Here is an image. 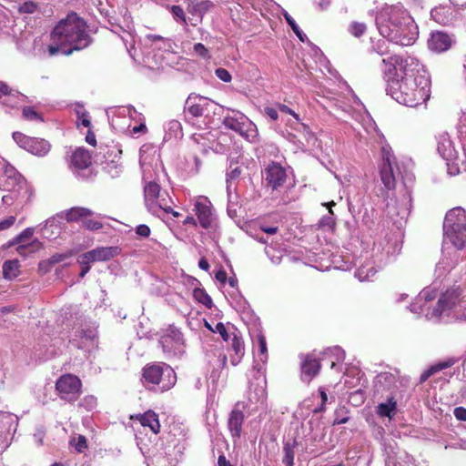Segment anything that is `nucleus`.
Masks as SVG:
<instances>
[{"instance_id":"obj_1","label":"nucleus","mask_w":466,"mask_h":466,"mask_svg":"<svg viewBox=\"0 0 466 466\" xmlns=\"http://www.w3.org/2000/svg\"><path fill=\"white\" fill-rule=\"evenodd\" d=\"M381 64L387 94L398 103L414 107L429 100L431 80L417 58L394 55Z\"/></svg>"},{"instance_id":"obj_2","label":"nucleus","mask_w":466,"mask_h":466,"mask_svg":"<svg viewBox=\"0 0 466 466\" xmlns=\"http://www.w3.org/2000/svg\"><path fill=\"white\" fill-rule=\"evenodd\" d=\"M50 45L47 46L50 56L59 52L70 56L74 51L87 47L92 39L86 32V23L76 13H69L61 19L50 34Z\"/></svg>"},{"instance_id":"obj_3","label":"nucleus","mask_w":466,"mask_h":466,"mask_svg":"<svg viewBox=\"0 0 466 466\" xmlns=\"http://www.w3.org/2000/svg\"><path fill=\"white\" fill-rule=\"evenodd\" d=\"M142 381L147 389L164 392L176 384L177 375L166 362H155L143 368Z\"/></svg>"},{"instance_id":"obj_4","label":"nucleus","mask_w":466,"mask_h":466,"mask_svg":"<svg viewBox=\"0 0 466 466\" xmlns=\"http://www.w3.org/2000/svg\"><path fill=\"white\" fill-rule=\"evenodd\" d=\"M445 237L458 249L466 246V211L461 207L451 209L443 223Z\"/></svg>"},{"instance_id":"obj_5","label":"nucleus","mask_w":466,"mask_h":466,"mask_svg":"<svg viewBox=\"0 0 466 466\" xmlns=\"http://www.w3.org/2000/svg\"><path fill=\"white\" fill-rule=\"evenodd\" d=\"M158 344L166 360H181L187 354V343L182 331L175 325H168L162 330Z\"/></svg>"},{"instance_id":"obj_6","label":"nucleus","mask_w":466,"mask_h":466,"mask_svg":"<svg viewBox=\"0 0 466 466\" xmlns=\"http://www.w3.org/2000/svg\"><path fill=\"white\" fill-rule=\"evenodd\" d=\"M408 11L401 5L383 8L376 16V25L380 35L388 40L396 37V30Z\"/></svg>"},{"instance_id":"obj_7","label":"nucleus","mask_w":466,"mask_h":466,"mask_svg":"<svg viewBox=\"0 0 466 466\" xmlns=\"http://www.w3.org/2000/svg\"><path fill=\"white\" fill-rule=\"evenodd\" d=\"M463 290L460 288H451L442 292L438 299L436 308L433 309L431 313H427L429 319H441L448 318L451 319L455 315L461 304L463 303L464 296Z\"/></svg>"},{"instance_id":"obj_8","label":"nucleus","mask_w":466,"mask_h":466,"mask_svg":"<svg viewBox=\"0 0 466 466\" xmlns=\"http://www.w3.org/2000/svg\"><path fill=\"white\" fill-rule=\"evenodd\" d=\"M5 175L6 178L3 184L4 190L13 194L15 202L18 204L28 203L34 195V191L25 179L13 168H6Z\"/></svg>"},{"instance_id":"obj_9","label":"nucleus","mask_w":466,"mask_h":466,"mask_svg":"<svg viewBox=\"0 0 466 466\" xmlns=\"http://www.w3.org/2000/svg\"><path fill=\"white\" fill-rule=\"evenodd\" d=\"M145 204L147 210L157 217L161 211H171L172 200L168 194L161 192L160 186L156 182H148L144 187Z\"/></svg>"},{"instance_id":"obj_10","label":"nucleus","mask_w":466,"mask_h":466,"mask_svg":"<svg viewBox=\"0 0 466 466\" xmlns=\"http://www.w3.org/2000/svg\"><path fill=\"white\" fill-rule=\"evenodd\" d=\"M82 382L73 374H65L59 377L56 382V390L60 399L68 401H76L81 394Z\"/></svg>"},{"instance_id":"obj_11","label":"nucleus","mask_w":466,"mask_h":466,"mask_svg":"<svg viewBox=\"0 0 466 466\" xmlns=\"http://www.w3.org/2000/svg\"><path fill=\"white\" fill-rule=\"evenodd\" d=\"M403 15L404 16H400V18H402L401 23L395 31L397 35L396 37L390 38L389 41L400 46H409L416 42L419 35V29L409 12L403 14Z\"/></svg>"},{"instance_id":"obj_12","label":"nucleus","mask_w":466,"mask_h":466,"mask_svg":"<svg viewBox=\"0 0 466 466\" xmlns=\"http://www.w3.org/2000/svg\"><path fill=\"white\" fill-rule=\"evenodd\" d=\"M13 138L19 147L38 157L46 156L51 148L48 141L43 138L27 137L21 132H14Z\"/></svg>"},{"instance_id":"obj_13","label":"nucleus","mask_w":466,"mask_h":466,"mask_svg":"<svg viewBox=\"0 0 466 466\" xmlns=\"http://www.w3.org/2000/svg\"><path fill=\"white\" fill-rule=\"evenodd\" d=\"M215 106L211 99L192 93L185 102L184 110L194 117H199L211 113Z\"/></svg>"},{"instance_id":"obj_14","label":"nucleus","mask_w":466,"mask_h":466,"mask_svg":"<svg viewBox=\"0 0 466 466\" xmlns=\"http://www.w3.org/2000/svg\"><path fill=\"white\" fill-rule=\"evenodd\" d=\"M118 253L119 248L117 247H100L80 255L77 261L79 264L107 261Z\"/></svg>"},{"instance_id":"obj_15","label":"nucleus","mask_w":466,"mask_h":466,"mask_svg":"<svg viewBox=\"0 0 466 466\" xmlns=\"http://www.w3.org/2000/svg\"><path fill=\"white\" fill-rule=\"evenodd\" d=\"M264 179L268 187L273 190L281 187L287 177L285 169L278 163H270L264 171Z\"/></svg>"},{"instance_id":"obj_16","label":"nucleus","mask_w":466,"mask_h":466,"mask_svg":"<svg viewBox=\"0 0 466 466\" xmlns=\"http://www.w3.org/2000/svg\"><path fill=\"white\" fill-rule=\"evenodd\" d=\"M244 420L245 415L240 409V403H237L228 418V429L234 441L240 439Z\"/></svg>"},{"instance_id":"obj_17","label":"nucleus","mask_w":466,"mask_h":466,"mask_svg":"<svg viewBox=\"0 0 466 466\" xmlns=\"http://www.w3.org/2000/svg\"><path fill=\"white\" fill-rule=\"evenodd\" d=\"M300 359L301 380L309 383L319 372V360L314 358L312 354L302 355Z\"/></svg>"},{"instance_id":"obj_18","label":"nucleus","mask_w":466,"mask_h":466,"mask_svg":"<svg viewBox=\"0 0 466 466\" xmlns=\"http://www.w3.org/2000/svg\"><path fill=\"white\" fill-rule=\"evenodd\" d=\"M394 157L387 153L383 157L380 167V179L387 189H393L396 184V175L393 170Z\"/></svg>"},{"instance_id":"obj_19","label":"nucleus","mask_w":466,"mask_h":466,"mask_svg":"<svg viewBox=\"0 0 466 466\" xmlns=\"http://www.w3.org/2000/svg\"><path fill=\"white\" fill-rule=\"evenodd\" d=\"M194 211L198 216V219L201 227L204 228H208L212 223L210 201L205 197L198 198L195 203Z\"/></svg>"},{"instance_id":"obj_20","label":"nucleus","mask_w":466,"mask_h":466,"mask_svg":"<svg viewBox=\"0 0 466 466\" xmlns=\"http://www.w3.org/2000/svg\"><path fill=\"white\" fill-rule=\"evenodd\" d=\"M451 37L443 32H435L431 35L428 40L429 48L435 53H442L451 47Z\"/></svg>"},{"instance_id":"obj_21","label":"nucleus","mask_w":466,"mask_h":466,"mask_svg":"<svg viewBox=\"0 0 466 466\" xmlns=\"http://www.w3.org/2000/svg\"><path fill=\"white\" fill-rule=\"evenodd\" d=\"M437 150L441 157L447 161H452L457 157V152L450 139V136L446 132L438 135Z\"/></svg>"},{"instance_id":"obj_22","label":"nucleus","mask_w":466,"mask_h":466,"mask_svg":"<svg viewBox=\"0 0 466 466\" xmlns=\"http://www.w3.org/2000/svg\"><path fill=\"white\" fill-rule=\"evenodd\" d=\"M230 341V349L234 352L230 356V362L233 366H237L242 360L245 354L244 341L237 332H232V337L228 340Z\"/></svg>"},{"instance_id":"obj_23","label":"nucleus","mask_w":466,"mask_h":466,"mask_svg":"<svg viewBox=\"0 0 466 466\" xmlns=\"http://www.w3.org/2000/svg\"><path fill=\"white\" fill-rule=\"evenodd\" d=\"M70 163L76 169H85L91 165V155L87 149L78 147L72 153Z\"/></svg>"},{"instance_id":"obj_24","label":"nucleus","mask_w":466,"mask_h":466,"mask_svg":"<svg viewBox=\"0 0 466 466\" xmlns=\"http://www.w3.org/2000/svg\"><path fill=\"white\" fill-rule=\"evenodd\" d=\"M239 117L243 121V123H240L241 125L239 127V129H237L236 132H238L245 139L250 142H256L258 135L257 126L252 121H250L247 116Z\"/></svg>"},{"instance_id":"obj_25","label":"nucleus","mask_w":466,"mask_h":466,"mask_svg":"<svg viewBox=\"0 0 466 466\" xmlns=\"http://www.w3.org/2000/svg\"><path fill=\"white\" fill-rule=\"evenodd\" d=\"M136 419L140 422L142 426L148 427L155 434L159 432L160 423L158 420V416L155 411L149 410L143 414L137 415Z\"/></svg>"},{"instance_id":"obj_26","label":"nucleus","mask_w":466,"mask_h":466,"mask_svg":"<svg viewBox=\"0 0 466 466\" xmlns=\"http://www.w3.org/2000/svg\"><path fill=\"white\" fill-rule=\"evenodd\" d=\"M267 399L265 382L249 385L248 400L251 403L263 405Z\"/></svg>"},{"instance_id":"obj_27","label":"nucleus","mask_w":466,"mask_h":466,"mask_svg":"<svg viewBox=\"0 0 466 466\" xmlns=\"http://www.w3.org/2000/svg\"><path fill=\"white\" fill-rule=\"evenodd\" d=\"M457 362H458V359H456L454 357H449L446 360H444L442 361H440V362L436 363L435 365H432L430 369L425 370L420 375V381L421 382L426 381L434 373L439 372V371H441L442 370H445L447 368H450V367L453 366Z\"/></svg>"},{"instance_id":"obj_28","label":"nucleus","mask_w":466,"mask_h":466,"mask_svg":"<svg viewBox=\"0 0 466 466\" xmlns=\"http://www.w3.org/2000/svg\"><path fill=\"white\" fill-rule=\"evenodd\" d=\"M3 277L7 280H13L20 274V263L18 259H10L4 262Z\"/></svg>"},{"instance_id":"obj_29","label":"nucleus","mask_w":466,"mask_h":466,"mask_svg":"<svg viewBox=\"0 0 466 466\" xmlns=\"http://www.w3.org/2000/svg\"><path fill=\"white\" fill-rule=\"evenodd\" d=\"M92 215L93 211L91 209L82 207H75L66 212V219L67 222L83 221L86 217H90Z\"/></svg>"},{"instance_id":"obj_30","label":"nucleus","mask_w":466,"mask_h":466,"mask_svg":"<svg viewBox=\"0 0 466 466\" xmlns=\"http://www.w3.org/2000/svg\"><path fill=\"white\" fill-rule=\"evenodd\" d=\"M451 13L446 6H438L431 11V17L441 25H447L451 21Z\"/></svg>"},{"instance_id":"obj_31","label":"nucleus","mask_w":466,"mask_h":466,"mask_svg":"<svg viewBox=\"0 0 466 466\" xmlns=\"http://www.w3.org/2000/svg\"><path fill=\"white\" fill-rule=\"evenodd\" d=\"M43 248V244L38 239H34L26 245H19L16 252L23 257L30 256Z\"/></svg>"},{"instance_id":"obj_32","label":"nucleus","mask_w":466,"mask_h":466,"mask_svg":"<svg viewBox=\"0 0 466 466\" xmlns=\"http://www.w3.org/2000/svg\"><path fill=\"white\" fill-rule=\"evenodd\" d=\"M6 95H9L10 100H15V103L19 102L18 100L27 99L26 96L17 90L12 89L6 83L0 81V100L2 96H5Z\"/></svg>"},{"instance_id":"obj_33","label":"nucleus","mask_w":466,"mask_h":466,"mask_svg":"<svg viewBox=\"0 0 466 466\" xmlns=\"http://www.w3.org/2000/svg\"><path fill=\"white\" fill-rule=\"evenodd\" d=\"M166 128V139L178 138L182 137V126L179 121L176 119L168 121Z\"/></svg>"},{"instance_id":"obj_34","label":"nucleus","mask_w":466,"mask_h":466,"mask_svg":"<svg viewBox=\"0 0 466 466\" xmlns=\"http://www.w3.org/2000/svg\"><path fill=\"white\" fill-rule=\"evenodd\" d=\"M335 203L333 201L328 203V204H325V206H327L329 208V213L325 216H323L320 220L319 221V227L321 228H327V229H333V228L335 227V218H334V214H333V211L331 209V207L334 206Z\"/></svg>"},{"instance_id":"obj_35","label":"nucleus","mask_w":466,"mask_h":466,"mask_svg":"<svg viewBox=\"0 0 466 466\" xmlns=\"http://www.w3.org/2000/svg\"><path fill=\"white\" fill-rule=\"evenodd\" d=\"M233 116H227L223 119V125L233 131H236L237 129H239L240 123H243V121L240 119L239 116H246L244 114L240 112H235L233 111Z\"/></svg>"},{"instance_id":"obj_36","label":"nucleus","mask_w":466,"mask_h":466,"mask_svg":"<svg viewBox=\"0 0 466 466\" xmlns=\"http://www.w3.org/2000/svg\"><path fill=\"white\" fill-rule=\"evenodd\" d=\"M396 410V401L393 398L388 400L385 403H380L378 406V414L382 417L391 418Z\"/></svg>"},{"instance_id":"obj_37","label":"nucleus","mask_w":466,"mask_h":466,"mask_svg":"<svg viewBox=\"0 0 466 466\" xmlns=\"http://www.w3.org/2000/svg\"><path fill=\"white\" fill-rule=\"evenodd\" d=\"M58 218H60L58 215L57 217H52L46 220L45 226L43 228V230L45 234L47 233V230L49 228H54V229L51 231V234H49L48 238H56V235L60 233V221L58 220Z\"/></svg>"},{"instance_id":"obj_38","label":"nucleus","mask_w":466,"mask_h":466,"mask_svg":"<svg viewBox=\"0 0 466 466\" xmlns=\"http://www.w3.org/2000/svg\"><path fill=\"white\" fill-rule=\"evenodd\" d=\"M282 15L286 20V22L288 23V25L291 27L292 31L294 32V34L298 36V38L301 41V42H304L305 39L307 38L306 35L300 30V28L299 27V25H297V23L295 22V20L291 17V15L286 11V10H282Z\"/></svg>"},{"instance_id":"obj_39","label":"nucleus","mask_w":466,"mask_h":466,"mask_svg":"<svg viewBox=\"0 0 466 466\" xmlns=\"http://www.w3.org/2000/svg\"><path fill=\"white\" fill-rule=\"evenodd\" d=\"M367 31V25L363 22L352 21L348 26V32L354 37H361Z\"/></svg>"},{"instance_id":"obj_40","label":"nucleus","mask_w":466,"mask_h":466,"mask_svg":"<svg viewBox=\"0 0 466 466\" xmlns=\"http://www.w3.org/2000/svg\"><path fill=\"white\" fill-rule=\"evenodd\" d=\"M193 297L198 302L203 304L204 306L208 307V309H210L212 307V299L208 296V294L205 291V289H200V288L194 289Z\"/></svg>"},{"instance_id":"obj_41","label":"nucleus","mask_w":466,"mask_h":466,"mask_svg":"<svg viewBox=\"0 0 466 466\" xmlns=\"http://www.w3.org/2000/svg\"><path fill=\"white\" fill-rule=\"evenodd\" d=\"M294 446H295V443L292 445L289 443H285L283 446L284 456H283L282 461L286 466H293L294 465V455H295Z\"/></svg>"},{"instance_id":"obj_42","label":"nucleus","mask_w":466,"mask_h":466,"mask_svg":"<svg viewBox=\"0 0 466 466\" xmlns=\"http://www.w3.org/2000/svg\"><path fill=\"white\" fill-rule=\"evenodd\" d=\"M376 273V270L373 267L361 266L360 267L355 273V276L360 280L365 281L369 280L371 277H373Z\"/></svg>"},{"instance_id":"obj_43","label":"nucleus","mask_w":466,"mask_h":466,"mask_svg":"<svg viewBox=\"0 0 466 466\" xmlns=\"http://www.w3.org/2000/svg\"><path fill=\"white\" fill-rule=\"evenodd\" d=\"M70 445L74 446L76 451L79 453L84 452L87 449V440L84 435H78L69 441Z\"/></svg>"},{"instance_id":"obj_44","label":"nucleus","mask_w":466,"mask_h":466,"mask_svg":"<svg viewBox=\"0 0 466 466\" xmlns=\"http://www.w3.org/2000/svg\"><path fill=\"white\" fill-rule=\"evenodd\" d=\"M77 333H79L77 336H79L81 339H85L86 340H88L92 343H94L97 339V330L96 327H89L85 329H83Z\"/></svg>"},{"instance_id":"obj_45","label":"nucleus","mask_w":466,"mask_h":466,"mask_svg":"<svg viewBox=\"0 0 466 466\" xmlns=\"http://www.w3.org/2000/svg\"><path fill=\"white\" fill-rule=\"evenodd\" d=\"M68 257H69V255L66 254V253H62V254L56 253V254H54L47 260L41 261L39 263V268H42V267L45 264H48L49 266H54V265H56L57 263H60V262L64 261Z\"/></svg>"},{"instance_id":"obj_46","label":"nucleus","mask_w":466,"mask_h":466,"mask_svg":"<svg viewBox=\"0 0 466 466\" xmlns=\"http://www.w3.org/2000/svg\"><path fill=\"white\" fill-rule=\"evenodd\" d=\"M23 116L27 120L43 122L44 119L39 113H37L33 107L25 106L23 108Z\"/></svg>"},{"instance_id":"obj_47","label":"nucleus","mask_w":466,"mask_h":466,"mask_svg":"<svg viewBox=\"0 0 466 466\" xmlns=\"http://www.w3.org/2000/svg\"><path fill=\"white\" fill-rule=\"evenodd\" d=\"M34 234L33 228H26L24 229L19 235H17L14 239L9 242V246H13L18 243L23 242L25 239L30 238Z\"/></svg>"},{"instance_id":"obj_48","label":"nucleus","mask_w":466,"mask_h":466,"mask_svg":"<svg viewBox=\"0 0 466 466\" xmlns=\"http://www.w3.org/2000/svg\"><path fill=\"white\" fill-rule=\"evenodd\" d=\"M82 225L86 229L90 231L98 230L103 228V224L100 221L89 218L88 217L82 221Z\"/></svg>"},{"instance_id":"obj_49","label":"nucleus","mask_w":466,"mask_h":466,"mask_svg":"<svg viewBox=\"0 0 466 466\" xmlns=\"http://www.w3.org/2000/svg\"><path fill=\"white\" fill-rule=\"evenodd\" d=\"M170 11L173 16L177 20L180 21L184 25H187V20H186V15L183 10V8L179 5H171Z\"/></svg>"},{"instance_id":"obj_50","label":"nucleus","mask_w":466,"mask_h":466,"mask_svg":"<svg viewBox=\"0 0 466 466\" xmlns=\"http://www.w3.org/2000/svg\"><path fill=\"white\" fill-rule=\"evenodd\" d=\"M451 320L466 322V300H463V303L461 304L460 308L455 310V315Z\"/></svg>"},{"instance_id":"obj_51","label":"nucleus","mask_w":466,"mask_h":466,"mask_svg":"<svg viewBox=\"0 0 466 466\" xmlns=\"http://www.w3.org/2000/svg\"><path fill=\"white\" fill-rule=\"evenodd\" d=\"M79 406L91 410L96 407V399L94 396H86L80 401Z\"/></svg>"},{"instance_id":"obj_52","label":"nucleus","mask_w":466,"mask_h":466,"mask_svg":"<svg viewBox=\"0 0 466 466\" xmlns=\"http://www.w3.org/2000/svg\"><path fill=\"white\" fill-rule=\"evenodd\" d=\"M37 9V5L34 2H25L19 7V12L23 14H34Z\"/></svg>"},{"instance_id":"obj_53","label":"nucleus","mask_w":466,"mask_h":466,"mask_svg":"<svg viewBox=\"0 0 466 466\" xmlns=\"http://www.w3.org/2000/svg\"><path fill=\"white\" fill-rule=\"evenodd\" d=\"M213 332H218L219 333V335L222 337V339L225 340V341H228L230 339V338L232 337V333L231 334H228L225 325L222 323V322H218L217 325H216V328L215 329L213 330Z\"/></svg>"},{"instance_id":"obj_54","label":"nucleus","mask_w":466,"mask_h":466,"mask_svg":"<svg viewBox=\"0 0 466 466\" xmlns=\"http://www.w3.org/2000/svg\"><path fill=\"white\" fill-rule=\"evenodd\" d=\"M19 102L15 103V100H10L9 95H6L3 99L0 100V104L8 108H17L21 104L26 102V100H18Z\"/></svg>"},{"instance_id":"obj_55","label":"nucleus","mask_w":466,"mask_h":466,"mask_svg":"<svg viewBox=\"0 0 466 466\" xmlns=\"http://www.w3.org/2000/svg\"><path fill=\"white\" fill-rule=\"evenodd\" d=\"M372 50L380 56L388 54V46L385 40H379L375 46H372Z\"/></svg>"},{"instance_id":"obj_56","label":"nucleus","mask_w":466,"mask_h":466,"mask_svg":"<svg viewBox=\"0 0 466 466\" xmlns=\"http://www.w3.org/2000/svg\"><path fill=\"white\" fill-rule=\"evenodd\" d=\"M215 75L218 78L226 83L230 82L232 79L230 73L222 67L216 69Z\"/></svg>"},{"instance_id":"obj_57","label":"nucleus","mask_w":466,"mask_h":466,"mask_svg":"<svg viewBox=\"0 0 466 466\" xmlns=\"http://www.w3.org/2000/svg\"><path fill=\"white\" fill-rule=\"evenodd\" d=\"M194 52L202 58H209L208 50L201 43H197L193 46Z\"/></svg>"},{"instance_id":"obj_58","label":"nucleus","mask_w":466,"mask_h":466,"mask_svg":"<svg viewBox=\"0 0 466 466\" xmlns=\"http://www.w3.org/2000/svg\"><path fill=\"white\" fill-rule=\"evenodd\" d=\"M241 174V169L238 167L229 166V170L227 173V182L228 183L231 179L238 178Z\"/></svg>"},{"instance_id":"obj_59","label":"nucleus","mask_w":466,"mask_h":466,"mask_svg":"<svg viewBox=\"0 0 466 466\" xmlns=\"http://www.w3.org/2000/svg\"><path fill=\"white\" fill-rule=\"evenodd\" d=\"M319 396L321 399V404L319 408L315 410V412H322L325 410V406L328 401V395L323 388L319 389Z\"/></svg>"},{"instance_id":"obj_60","label":"nucleus","mask_w":466,"mask_h":466,"mask_svg":"<svg viewBox=\"0 0 466 466\" xmlns=\"http://www.w3.org/2000/svg\"><path fill=\"white\" fill-rule=\"evenodd\" d=\"M150 228L146 224H140L136 228V233L141 238H147L150 235Z\"/></svg>"},{"instance_id":"obj_61","label":"nucleus","mask_w":466,"mask_h":466,"mask_svg":"<svg viewBox=\"0 0 466 466\" xmlns=\"http://www.w3.org/2000/svg\"><path fill=\"white\" fill-rule=\"evenodd\" d=\"M15 222V216H9L8 218L0 221V231L8 229L11 228Z\"/></svg>"},{"instance_id":"obj_62","label":"nucleus","mask_w":466,"mask_h":466,"mask_svg":"<svg viewBox=\"0 0 466 466\" xmlns=\"http://www.w3.org/2000/svg\"><path fill=\"white\" fill-rule=\"evenodd\" d=\"M453 414L458 420L466 421V409L464 407L455 408Z\"/></svg>"},{"instance_id":"obj_63","label":"nucleus","mask_w":466,"mask_h":466,"mask_svg":"<svg viewBox=\"0 0 466 466\" xmlns=\"http://www.w3.org/2000/svg\"><path fill=\"white\" fill-rule=\"evenodd\" d=\"M259 352L267 359V343L266 339L263 335H259L258 338Z\"/></svg>"},{"instance_id":"obj_64","label":"nucleus","mask_w":466,"mask_h":466,"mask_svg":"<svg viewBox=\"0 0 466 466\" xmlns=\"http://www.w3.org/2000/svg\"><path fill=\"white\" fill-rule=\"evenodd\" d=\"M409 309L411 312H414L416 314H420V312L424 311V309H425V304H421L420 301L418 300L417 302L411 304L409 307Z\"/></svg>"}]
</instances>
